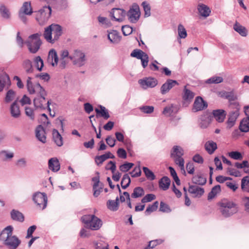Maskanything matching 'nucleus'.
<instances>
[{"label":"nucleus","instance_id":"obj_21","mask_svg":"<svg viewBox=\"0 0 249 249\" xmlns=\"http://www.w3.org/2000/svg\"><path fill=\"white\" fill-rule=\"evenodd\" d=\"M178 106L171 104L164 108L162 114L167 117L173 116L178 113Z\"/></svg>","mask_w":249,"mask_h":249},{"label":"nucleus","instance_id":"obj_42","mask_svg":"<svg viewBox=\"0 0 249 249\" xmlns=\"http://www.w3.org/2000/svg\"><path fill=\"white\" fill-rule=\"evenodd\" d=\"M192 182L196 184L203 185L206 183V178L203 176L198 174L193 177L192 178Z\"/></svg>","mask_w":249,"mask_h":249},{"label":"nucleus","instance_id":"obj_29","mask_svg":"<svg viewBox=\"0 0 249 249\" xmlns=\"http://www.w3.org/2000/svg\"><path fill=\"white\" fill-rule=\"evenodd\" d=\"M10 112L12 117L15 118L19 117L20 115L19 107L18 104L17 100H16L10 107Z\"/></svg>","mask_w":249,"mask_h":249},{"label":"nucleus","instance_id":"obj_15","mask_svg":"<svg viewBox=\"0 0 249 249\" xmlns=\"http://www.w3.org/2000/svg\"><path fill=\"white\" fill-rule=\"evenodd\" d=\"M239 107L237 105L235 109L231 111L229 114L228 119L227 121V127L230 128L235 124L236 120L239 115Z\"/></svg>","mask_w":249,"mask_h":249},{"label":"nucleus","instance_id":"obj_5","mask_svg":"<svg viewBox=\"0 0 249 249\" xmlns=\"http://www.w3.org/2000/svg\"><path fill=\"white\" fill-rule=\"evenodd\" d=\"M40 35L36 33L30 36L25 42L29 51L32 53H36L39 50L42 42L40 39Z\"/></svg>","mask_w":249,"mask_h":249},{"label":"nucleus","instance_id":"obj_38","mask_svg":"<svg viewBox=\"0 0 249 249\" xmlns=\"http://www.w3.org/2000/svg\"><path fill=\"white\" fill-rule=\"evenodd\" d=\"M171 180L167 177H163L159 181V187L164 191L167 190L170 185Z\"/></svg>","mask_w":249,"mask_h":249},{"label":"nucleus","instance_id":"obj_16","mask_svg":"<svg viewBox=\"0 0 249 249\" xmlns=\"http://www.w3.org/2000/svg\"><path fill=\"white\" fill-rule=\"evenodd\" d=\"M208 107L207 103L200 96H197L193 104V110L197 112L206 109Z\"/></svg>","mask_w":249,"mask_h":249},{"label":"nucleus","instance_id":"obj_14","mask_svg":"<svg viewBox=\"0 0 249 249\" xmlns=\"http://www.w3.org/2000/svg\"><path fill=\"white\" fill-rule=\"evenodd\" d=\"M130 55L132 57L141 59L143 68L147 66L149 57L148 55L139 49H135L132 52Z\"/></svg>","mask_w":249,"mask_h":249},{"label":"nucleus","instance_id":"obj_18","mask_svg":"<svg viewBox=\"0 0 249 249\" xmlns=\"http://www.w3.org/2000/svg\"><path fill=\"white\" fill-rule=\"evenodd\" d=\"M111 17L116 21L122 22L126 16L124 10L120 8H113L110 12Z\"/></svg>","mask_w":249,"mask_h":249},{"label":"nucleus","instance_id":"obj_52","mask_svg":"<svg viewBox=\"0 0 249 249\" xmlns=\"http://www.w3.org/2000/svg\"><path fill=\"white\" fill-rule=\"evenodd\" d=\"M23 67L26 72L28 73L33 71L32 62L29 59H26L23 62Z\"/></svg>","mask_w":249,"mask_h":249},{"label":"nucleus","instance_id":"obj_61","mask_svg":"<svg viewBox=\"0 0 249 249\" xmlns=\"http://www.w3.org/2000/svg\"><path fill=\"white\" fill-rule=\"evenodd\" d=\"M156 198V196L154 194H149L145 195L141 200L142 203L151 202Z\"/></svg>","mask_w":249,"mask_h":249},{"label":"nucleus","instance_id":"obj_7","mask_svg":"<svg viewBox=\"0 0 249 249\" xmlns=\"http://www.w3.org/2000/svg\"><path fill=\"white\" fill-rule=\"evenodd\" d=\"M36 13V20L39 24L43 25L50 18L52 14V9L49 5H45Z\"/></svg>","mask_w":249,"mask_h":249},{"label":"nucleus","instance_id":"obj_26","mask_svg":"<svg viewBox=\"0 0 249 249\" xmlns=\"http://www.w3.org/2000/svg\"><path fill=\"white\" fill-rule=\"evenodd\" d=\"M48 166L49 169L53 172L58 171L60 168V164L57 158H52L49 160Z\"/></svg>","mask_w":249,"mask_h":249},{"label":"nucleus","instance_id":"obj_11","mask_svg":"<svg viewBox=\"0 0 249 249\" xmlns=\"http://www.w3.org/2000/svg\"><path fill=\"white\" fill-rule=\"evenodd\" d=\"M26 86L28 92L31 94L42 95L45 94L44 89L38 83H33L30 77H28L27 78Z\"/></svg>","mask_w":249,"mask_h":249},{"label":"nucleus","instance_id":"obj_17","mask_svg":"<svg viewBox=\"0 0 249 249\" xmlns=\"http://www.w3.org/2000/svg\"><path fill=\"white\" fill-rule=\"evenodd\" d=\"M107 38L111 43L117 44L121 41L122 36L117 31L109 30L107 31Z\"/></svg>","mask_w":249,"mask_h":249},{"label":"nucleus","instance_id":"obj_44","mask_svg":"<svg viewBox=\"0 0 249 249\" xmlns=\"http://www.w3.org/2000/svg\"><path fill=\"white\" fill-rule=\"evenodd\" d=\"M144 195V191L142 187H137L133 189L131 194V197L133 198H137L142 196Z\"/></svg>","mask_w":249,"mask_h":249},{"label":"nucleus","instance_id":"obj_39","mask_svg":"<svg viewBox=\"0 0 249 249\" xmlns=\"http://www.w3.org/2000/svg\"><path fill=\"white\" fill-rule=\"evenodd\" d=\"M14 154L12 152L7 150H2L0 151V158L2 161H8L13 159Z\"/></svg>","mask_w":249,"mask_h":249},{"label":"nucleus","instance_id":"obj_59","mask_svg":"<svg viewBox=\"0 0 249 249\" xmlns=\"http://www.w3.org/2000/svg\"><path fill=\"white\" fill-rule=\"evenodd\" d=\"M134 165V164L130 162H125L120 166L119 169L123 172H126L129 171Z\"/></svg>","mask_w":249,"mask_h":249},{"label":"nucleus","instance_id":"obj_13","mask_svg":"<svg viewBox=\"0 0 249 249\" xmlns=\"http://www.w3.org/2000/svg\"><path fill=\"white\" fill-rule=\"evenodd\" d=\"M138 83L144 89L153 88L158 84V80L152 77H145L138 80Z\"/></svg>","mask_w":249,"mask_h":249},{"label":"nucleus","instance_id":"obj_9","mask_svg":"<svg viewBox=\"0 0 249 249\" xmlns=\"http://www.w3.org/2000/svg\"><path fill=\"white\" fill-rule=\"evenodd\" d=\"M141 14L139 6L136 3H133L126 13L127 19L131 23H137L140 18Z\"/></svg>","mask_w":249,"mask_h":249},{"label":"nucleus","instance_id":"obj_57","mask_svg":"<svg viewBox=\"0 0 249 249\" xmlns=\"http://www.w3.org/2000/svg\"><path fill=\"white\" fill-rule=\"evenodd\" d=\"M229 156L235 160H241L243 159L242 154L238 151H231L228 153Z\"/></svg>","mask_w":249,"mask_h":249},{"label":"nucleus","instance_id":"obj_23","mask_svg":"<svg viewBox=\"0 0 249 249\" xmlns=\"http://www.w3.org/2000/svg\"><path fill=\"white\" fill-rule=\"evenodd\" d=\"M36 136L38 141L44 143L46 142L45 131L41 125H38L36 129Z\"/></svg>","mask_w":249,"mask_h":249},{"label":"nucleus","instance_id":"obj_30","mask_svg":"<svg viewBox=\"0 0 249 249\" xmlns=\"http://www.w3.org/2000/svg\"><path fill=\"white\" fill-rule=\"evenodd\" d=\"M119 199L117 197L115 200H108L107 202V208L111 211H117L119 209Z\"/></svg>","mask_w":249,"mask_h":249},{"label":"nucleus","instance_id":"obj_62","mask_svg":"<svg viewBox=\"0 0 249 249\" xmlns=\"http://www.w3.org/2000/svg\"><path fill=\"white\" fill-rule=\"evenodd\" d=\"M15 92L12 89L9 90L6 94L5 101L7 103L10 102L15 98Z\"/></svg>","mask_w":249,"mask_h":249},{"label":"nucleus","instance_id":"obj_55","mask_svg":"<svg viewBox=\"0 0 249 249\" xmlns=\"http://www.w3.org/2000/svg\"><path fill=\"white\" fill-rule=\"evenodd\" d=\"M34 62L36 69L41 71L44 66L43 61L39 56H37L34 58Z\"/></svg>","mask_w":249,"mask_h":249},{"label":"nucleus","instance_id":"obj_64","mask_svg":"<svg viewBox=\"0 0 249 249\" xmlns=\"http://www.w3.org/2000/svg\"><path fill=\"white\" fill-rule=\"evenodd\" d=\"M228 172L230 175L235 177H239L242 176L241 172L233 168H228Z\"/></svg>","mask_w":249,"mask_h":249},{"label":"nucleus","instance_id":"obj_27","mask_svg":"<svg viewBox=\"0 0 249 249\" xmlns=\"http://www.w3.org/2000/svg\"><path fill=\"white\" fill-rule=\"evenodd\" d=\"M213 114L216 121L222 123L225 118L226 112L223 109H217L213 111Z\"/></svg>","mask_w":249,"mask_h":249},{"label":"nucleus","instance_id":"obj_19","mask_svg":"<svg viewBox=\"0 0 249 249\" xmlns=\"http://www.w3.org/2000/svg\"><path fill=\"white\" fill-rule=\"evenodd\" d=\"M197 10L198 15L204 18H206L209 17L211 13L210 7L202 3H199L197 4Z\"/></svg>","mask_w":249,"mask_h":249},{"label":"nucleus","instance_id":"obj_60","mask_svg":"<svg viewBox=\"0 0 249 249\" xmlns=\"http://www.w3.org/2000/svg\"><path fill=\"white\" fill-rule=\"evenodd\" d=\"M133 28L129 25H124L122 27V31L124 36H127L133 32Z\"/></svg>","mask_w":249,"mask_h":249},{"label":"nucleus","instance_id":"obj_36","mask_svg":"<svg viewBox=\"0 0 249 249\" xmlns=\"http://www.w3.org/2000/svg\"><path fill=\"white\" fill-rule=\"evenodd\" d=\"M44 38L49 43H53L54 39L53 38L52 30L51 26L50 25L45 29L43 34Z\"/></svg>","mask_w":249,"mask_h":249},{"label":"nucleus","instance_id":"obj_10","mask_svg":"<svg viewBox=\"0 0 249 249\" xmlns=\"http://www.w3.org/2000/svg\"><path fill=\"white\" fill-rule=\"evenodd\" d=\"M47 95V92L45 91V94H38L34 99V104L35 107L36 109L44 110L47 108L50 111V101H47L45 97Z\"/></svg>","mask_w":249,"mask_h":249},{"label":"nucleus","instance_id":"obj_43","mask_svg":"<svg viewBox=\"0 0 249 249\" xmlns=\"http://www.w3.org/2000/svg\"><path fill=\"white\" fill-rule=\"evenodd\" d=\"M241 188L243 192L249 193V176H246L241 179Z\"/></svg>","mask_w":249,"mask_h":249},{"label":"nucleus","instance_id":"obj_53","mask_svg":"<svg viewBox=\"0 0 249 249\" xmlns=\"http://www.w3.org/2000/svg\"><path fill=\"white\" fill-rule=\"evenodd\" d=\"M142 170L147 179H150L151 180H153L155 179L156 177L154 174L147 167H143L142 168Z\"/></svg>","mask_w":249,"mask_h":249},{"label":"nucleus","instance_id":"obj_45","mask_svg":"<svg viewBox=\"0 0 249 249\" xmlns=\"http://www.w3.org/2000/svg\"><path fill=\"white\" fill-rule=\"evenodd\" d=\"M239 129L241 131L243 132L249 131V119L244 118L241 121Z\"/></svg>","mask_w":249,"mask_h":249},{"label":"nucleus","instance_id":"obj_41","mask_svg":"<svg viewBox=\"0 0 249 249\" xmlns=\"http://www.w3.org/2000/svg\"><path fill=\"white\" fill-rule=\"evenodd\" d=\"M10 83V78L9 76L6 73L0 74V92L3 89L5 85Z\"/></svg>","mask_w":249,"mask_h":249},{"label":"nucleus","instance_id":"obj_8","mask_svg":"<svg viewBox=\"0 0 249 249\" xmlns=\"http://www.w3.org/2000/svg\"><path fill=\"white\" fill-rule=\"evenodd\" d=\"M32 199L38 209L43 210L46 208L48 198L45 193L36 192L34 193Z\"/></svg>","mask_w":249,"mask_h":249},{"label":"nucleus","instance_id":"obj_12","mask_svg":"<svg viewBox=\"0 0 249 249\" xmlns=\"http://www.w3.org/2000/svg\"><path fill=\"white\" fill-rule=\"evenodd\" d=\"M26 86L28 92L31 94L42 95L45 94L44 89L38 83H33L30 77H28L27 78Z\"/></svg>","mask_w":249,"mask_h":249},{"label":"nucleus","instance_id":"obj_1","mask_svg":"<svg viewBox=\"0 0 249 249\" xmlns=\"http://www.w3.org/2000/svg\"><path fill=\"white\" fill-rule=\"evenodd\" d=\"M13 228L8 226L5 228L0 234V240L8 249H17L21 243L20 239L13 234Z\"/></svg>","mask_w":249,"mask_h":249},{"label":"nucleus","instance_id":"obj_28","mask_svg":"<svg viewBox=\"0 0 249 249\" xmlns=\"http://www.w3.org/2000/svg\"><path fill=\"white\" fill-rule=\"evenodd\" d=\"M233 28L235 31L238 33L241 36L246 37L248 35V30L247 28L236 21L233 25Z\"/></svg>","mask_w":249,"mask_h":249},{"label":"nucleus","instance_id":"obj_20","mask_svg":"<svg viewBox=\"0 0 249 249\" xmlns=\"http://www.w3.org/2000/svg\"><path fill=\"white\" fill-rule=\"evenodd\" d=\"M178 83L176 80L169 79L161 86L160 92L164 95L168 93L170 90Z\"/></svg>","mask_w":249,"mask_h":249},{"label":"nucleus","instance_id":"obj_22","mask_svg":"<svg viewBox=\"0 0 249 249\" xmlns=\"http://www.w3.org/2000/svg\"><path fill=\"white\" fill-rule=\"evenodd\" d=\"M58 57L57 53L54 49L51 50L48 54L47 61L53 67L57 66L58 62Z\"/></svg>","mask_w":249,"mask_h":249},{"label":"nucleus","instance_id":"obj_49","mask_svg":"<svg viewBox=\"0 0 249 249\" xmlns=\"http://www.w3.org/2000/svg\"><path fill=\"white\" fill-rule=\"evenodd\" d=\"M178 33L180 38H185L187 36V31L184 26L179 24L178 26Z\"/></svg>","mask_w":249,"mask_h":249},{"label":"nucleus","instance_id":"obj_54","mask_svg":"<svg viewBox=\"0 0 249 249\" xmlns=\"http://www.w3.org/2000/svg\"><path fill=\"white\" fill-rule=\"evenodd\" d=\"M144 11L145 18L149 17L151 15V8L149 4L146 1H143L142 4Z\"/></svg>","mask_w":249,"mask_h":249},{"label":"nucleus","instance_id":"obj_31","mask_svg":"<svg viewBox=\"0 0 249 249\" xmlns=\"http://www.w3.org/2000/svg\"><path fill=\"white\" fill-rule=\"evenodd\" d=\"M195 96V93L187 88L186 86L184 87L183 92L182 94L183 99L188 102H191Z\"/></svg>","mask_w":249,"mask_h":249},{"label":"nucleus","instance_id":"obj_32","mask_svg":"<svg viewBox=\"0 0 249 249\" xmlns=\"http://www.w3.org/2000/svg\"><path fill=\"white\" fill-rule=\"evenodd\" d=\"M53 139L55 143L58 146H61L63 144V138L58 130L54 129L53 130Z\"/></svg>","mask_w":249,"mask_h":249},{"label":"nucleus","instance_id":"obj_50","mask_svg":"<svg viewBox=\"0 0 249 249\" xmlns=\"http://www.w3.org/2000/svg\"><path fill=\"white\" fill-rule=\"evenodd\" d=\"M223 81V79L221 76H213L206 80V84H219Z\"/></svg>","mask_w":249,"mask_h":249},{"label":"nucleus","instance_id":"obj_34","mask_svg":"<svg viewBox=\"0 0 249 249\" xmlns=\"http://www.w3.org/2000/svg\"><path fill=\"white\" fill-rule=\"evenodd\" d=\"M205 148L209 154H212L217 148V144L213 141H208L205 144Z\"/></svg>","mask_w":249,"mask_h":249},{"label":"nucleus","instance_id":"obj_25","mask_svg":"<svg viewBox=\"0 0 249 249\" xmlns=\"http://www.w3.org/2000/svg\"><path fill=\"white\" fill-rule=\"evenodd\" d=\"M115 156L110 152H107L105 154L97 156L95 157V162L97 165L102 164L104 161L108 159H114Z\"/></svg>","mask_w":249,"mask_h":249},{"label":"nucleus","instance_id":"obj_37","mask_svg":"<svg viewBox=\"0 0 249 249\" xmlns=\"http://www.w3.org/2000/svg\"><path fill=\"white\" fill-rule=\"evenodd\" d=\"M11 217L13 220L23 222L24 220L23 214L18 210H12L11 212Z\"/></svg>","mask_w":249,"mask_h":249},{"label":"nucleus","instance_id":"obj_46","mask_svg":"<svg viewBox=\"0 0 249 249\" xmlns=\"http://www.w3.org/2000/svg\"><path fill=\"white\" fill-rule=\"evenodd\" d=\"M100 109L98 108L95 109V111L97 114H100L101 116L103 117L105 119L107 120L110 117L108 110L105 107L100 105L99 106Z\"/></svg>","mask_w":249,"mask_h":249},{"label":"nucleus","instance_id":"obj_2","mask_svg":"<svg viewBox=\"0 0 249 249\" xmlns=\"http://www.w3.org/2000/svg\"><path fill=\"white\" fill-rule=\"evenodd\" d=\"M218 206L221 214L224 218L231 217L236 213L239 210L237 203L228 199L222 200L218 203Z\"/></svg>","mask_w":249,"mask_h":249},{"label":"nucleus","instance_id":"obj_24","mask_svg":"<svg viewBox=\"0 0 249 249\" xmlns=\"http://www.w3.org/2000/svg\"><path fill=\"white\" fill-rule=\"evenodd\" d=\"M51 26L54 42L59 39L62 34V27L60 25L55 24H52Z\"/></svg>","mask_w":249,"mask_h":249},{"label":"nucleus","instance_id":"obj_47","mask_svg":"<svg viewBox=\"0 0 249 249\" xmlns=\"http://www.w3.org/2000/svg\"><path fill=\"white\" fill-rule=\"evenodd\" d=\"M221 191V187L219 185H217L213 187L211 191L209 193L208 199L211 200L217 194Z\"/></svg>","mask_w":249,"mask_h":249},{"label":"nucleus","instance_id":"obj_56","mask_svg":"<svg viewBox=\"0 0 249 249\" xmlns=\"http://www.w3.org/2000/svg\"><path fill=\"white\" fill-rule=\"evenodd\" d=\"M159 206L158 201H155L152 205H149L148 207H147L145 213L146 214L148 215L151 213L152 212H154L157 210Z\"/></svg>","mask_w":249,"mask_h":249},{"label":"nucleus","instance_id":"obj_4","mask_svg":"<svg viewBox=\"0 0 249 249\" xmlns=\"http://www.w3.org/2000/svg\"><path fill=\"white\" fill-rule=\"evenodd\" d=\"M171 157L174 159L176 164L180 167V170L184 174H186L184 169V160L182 157L184 155V150L178 145H174L170 152Z\"/></svg>","mask_w":249,"mask_h":249},{"label":"nucleus","instance_id":"obj_35","mask_svg":"<svg viewBox=\"0 0 249 249\" xmlns=\"http://www.w3.org/2000/svg\"><path fill=\"white\" fill-rule=\"evenodd\" d=\"M188 191L190 193L195 195L196 196H200L204 192L203 188L194 185L189 186Z\"/></svg>","mask_w":249,"mask_h":249},{"label":"nucleus","instance_id":"obj_40","mask_svg":"<svg viewBox=\"0 0 249 249\" xmlns=\"http://www.w3.org/2000/svg\"><path fill=\"white\" fill-rule=\"evenodd\" d=\"M19 12L25 14L26 15H31L33 13L31 3L27 1L24 2Z\"/></svg>","mask_w":249,"mask_h":249},{"label":"nucleus","instance_id":"obj_58","mask_svg":"<svg viewBox=\"0 0 249 249\" xmlns=\"http://www.w3.org/2000/svg\"><path fill=\"white\" fill-rule=\"evenodd\" d=\"M140 110L145 114H151L154 110V107L151 106H144L139 107Z\"/></svg>","mask_w":249,"mask_h":249},{"label":"nucleus","instance_id":"obj_6","mask_svg":"<svg viewBox=\"0 0 249 249\" xmlns=\"http://www.w3.org/2000/svg\"><path fill=\"white\" fill-rule=\"evenodd\" d=\"M70 59L74 65L79 67L84 66L87 62V58L85 53L78 49L74 50L71 53Z\"/></svg>","mask_w":249,"mask_h":249},{"label":"nucleus","instance_id":"obj_33","mask_svg":"<svg viewBox=\"0 0 249 249\" xmlns=\"http://www.w3.org/2000/svg\"><path fill=\"white\" fill-rule=\"evenodd\" d=\"M234 166L237 169H242L245 173L249 175V162L248 161L244 160L242 162H236Z\"/></svg>","mask_w":249,"mask_h":249},{"label":"nucleus","instance_id":"obj_48","mask_svg":"<svg viewBox=\"0 0 249 249\" xmlns=\"http://www.w3.org/2000/svg\"><path fill=\"white\" fill-rule=\"evenodd\" d=\"M131 182V179L129 175L127 174H124L123 176L121 181V186L123 189H126L130 185Z\"/></svg>","mask_w":249,"mask_h":249},{"label":"nucleus","instance_id":"obj_63","mask_svg":"<svg viewBox=\"0 0 249 249\" xmlns=\"http://www.w3.org/2000/svg\"><path fill=\"white\" fill-rule=\"evenodd\" d=\"M160 211L163 213H170L171 210L167 204L161 201L160 203Z\"/></svg>","mask_w":249,"mask_h":249},{"label":"nucleus","instance_id":"obj_3","mask_svg":"<svg viewBox=\"0 0 249 249\" xmlns=\"http://www.w3.org/2000/svg\"><path fill=\"white\" fill-rule=\"evenodd\" d=\"M85 227L92 231L98 230L103 225L101 219L94 214H85L81 218Z\"/></svg>","mask_w":249,"mask_h":249},{"label":"nucleus","instance_id":"obj_51","mask_svg":"<svg viewBox=\"0 0 249 249\" xmlns=\"http://www.w3.org/2000/svg\"><path fill=\"white\" fill-rule=\"evenodd\" d=\"M0 13L3 18L8 19L10 17V13L9 9L4 5L0 6Z\"/></svg>","mask_w":249,"mask_h":249}]
</instances>
